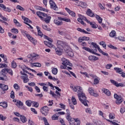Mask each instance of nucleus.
<instances>
[{"mask_svg":"<svg viewBox=\"0 0 125 125\" xmlns=\"http://www.w3.org/2000/svg\"><path fill=\"white\" fill-rule=\"evenodd\" d=\"M81 6L82 8H86V7H87V4L84 2H82Z\"/></svg>","mask_w":125,"mask_h":125,"instance_id":"obj_37","label":"nucleus"},{"mask_svg":"<svg viewBox=\"0 0 125 125\" xmlns=\"http://www.w3.org/2000/svg\"><path fill=\"white\" fill-rule=\"evenodd\" d=\"M7 73H8L11 76H13V71L12 69L7 68Z\"/></svg>","mask_w":125,"mask_h":125,"instance_id":"obj_42","label":"nucleus"},{"mask_svg":"<svg viewBox=\"0 0 125 125\" xmlns=\"http://www.w3.org/2000/svg\"><path fill=\"white\" fill-rule=\"evenodd\" d=\"M90 25L94 29H96L98 27V25L95 24V22L90 23Z\"/></svg>","mask_w":125,"mask_h":125,"instance_id":"obj_39","label":"nucleus"},{"mask_svg":"<svg viewBox=\"0 0 125 125\" xmlns=\"http://www.w3.org/2000/svg\"><path fill=\"white\" fill-rule=\"evenodd\" d=\"M111 67H113V65L112 64H107L105 66L106 69H111Z\"/></svg>","mask_w":125,"mask_h":125,"instance_id":"obj_55","label":"nucleus"},{"mask_svg":"<svg viewBox=\"0 0 125 125\" xmlns=\"http://www.w3.org/2000/svg\"><path fill=\"white\" fill-rule=\"evenodd\" d=\"M28 39L31 42H32V43H33V44H36L37 43V40H36V39H35L34 38L32 37L31 35H30V37H29Z\"/></svg>","mask_w":125,"mask_h":125,"instance_id":"obj_18","label":"nucleus"},{"mask_svg":"<svg viewBox=\"0 0 125 125\" xmlns=\"http://www.w3.org/2000/svg\"><path fill=\"white\" fill-rule=\"evenodd\" d=\"M73 123V124H74L75 125H81V123L79 121V119H74Z\"/></svg>","mask_w":125,"mask_h":125,"instance_id":"obj_25","label":"nucleus"},{"mask_svg":"<svg viewBox=\"0 0 125 125\" xmlns=\"http://www.w3.org/2000/svg\"><path fill=\"white\" fill-rule=\"evenodd\" d=\"M7 68H4L1 70L0 72V76H3V77H7L6 76V74H7Z\"/></svg>","mask_w":125,"mask_h":125,"instance_id":"obj_10","label":"nucleus"},{"mask_svg":"<svg viewBox=\"0 0 125 125\" xmlns=\"http://www.w3.org/2000/svg\"><path fill=\"white\" fill-rule=\"evenodd\" d=\"M28 125H35V123H34V122H33L32 121H30V120H29Z\"/></svg>","mask_w":125,"mask_h":125,"instance_id":"obj_64","label":"nucleus"},{"mask_svg":"<svg viewBox=\"0 0 125 125\" xmlns=\"http://www.w3.org/2000/svg\"><path fill=\"white\" fill-rule=\"evenodd\" d=\"M21 78L22 79L24 82V83H28L29 82V78H28V76H21Z\"/></svg>","mask_w":125,"mask_h":125,"instance_id":"obj_17","label":"nucleus"},{"mask_svg":"<svg viewBox=\"0 0 125 125\" xmlns=\"http://www.w3.org/2000/svg\"><path fill=\"white\" fill-rule=\"evenodd\" d=\"M59 117V116L58 115V114H57V113H56V114H54L52 116V119L54 120H58Z\"/></svg>","mask_w":125,"mask_h":125,"instance_id":"obj_35","label":"nucleus"},{"mask_svg":"<svg viewBox=\"0 0 125 125\" xmlns=\"http://www.w3.org/2000/svg\"><path fill=\"white\" fill-rule=\"evenodd\" d=\"M12 33H13V34H18L19 33V31H18V29L13 28L11 29Z\"/></svg>","mask_w":125,"mask_h":125,"instance_id":"obj_36","label":"nucleus"},{"mask_svg":"<svg viewBox=\"0 0 125 125\" xmlns=\"http://www.w3.org/2000/svg\"><path fill=\"white\" fill-rule=\"evenodd\" d=\"M123 101H124V100L122 99H119L118 100H116V104L117 105H120V104H121L122 103V102H123Z\"/></svg>","mask_w":125,"mask_h":125,"instance_id":"obj_33","label":"nucleus"},{"mask_svg":"<svg viewBox=\"0 0 125 125\" xmlns=\"http://www.w3.org/2000/svg\"><path fill=\"white\" fill-rule=\"evenodd\" d=\"M37 15L40 17L41 19H42L43 17H42V12H37L36 13Z\"/></svg>","mask_w":125,"mask_h":125,"instance_id":"obj_38","label":"nucleus"},{"mask_svg":"<svg viewBox=\"0 0 125 125\" xmlns=\"http://www.w3.org/2000/svg\"><path fill=\"white\" fill-rule=\"evenodd\" d=\"M89 93H90V94H93V93L94 92V90L93 89V88L91 87V88H89Z\"/></svg>","mask_w":125,"mask_h":125,"instance_id":"obj_48","label":"nucleus"},{"mask_svg":"<svg viewBox=\"0 0 125 125\" xmlns=\"http://www.w3.org/2000/svg\"><path fill=\"white\" fill-rule=\"evenodd\" d=\"M62 48H56L55 50L56 54L58 55H62Z\"/></svg>","mask_w":125,"mask_h":125,"instance_id":"obj_14","label":"nucleus"},{"mask_svg":"<svg viewBox=\"0 0 125 125\" xmlns=\"http://www.w3.org/2000/svg\"><path fill=\"white\" fill-rule=\"evenodd\" d=\"M109 119H110V120L115 119V114L114 113H110V114H109Z\"/></svg>","mask_w":125,"mask_h":125,"instance_id":"obj_50","label":"nucleus"},{"mask_svg":"<svg viewBox=\"0 0 125 125\" xmlns=\"http://www.w3.org/2000/svg\"><path fill=\"white\" fill-rule=\"evenodd\" d=\"M109 36L111 38H114V37H116V31H115V30H112L109 34Z\"/></svg>","mask_w":125,"mask_h":125,"instance_id":"obj_31","label":"nucleus"},{"mask_svg":"<svg viewBox=\"0 0 125 125\" xmlns=\"http://www.w3.org/2000/svg\"><path fill=\"white\" fill-rule=\"evenodd\" d=\"M42 27L43 29H44V30H46V31H50V28L48 27L47 25H42Z\"/></svg>","mask_w":125,"mask_h":125,"instance_id":"obj_44","label":"nucleus"},{"mask_svg":"<svg viewBox=\"0 0 125 125\" xmlns=\"http://www.w3.org/2000/svg\"><path fill=\"white\" fill-rule=\"evenodd\" d=\"M80 18L78 19V22H80L82 25H83V26H85V23L83 22V19L81 18V16L79 17Z\"/></svg>","mask_w":125,"mask_h":125,"instance_id":"obj_29","label":"nucleus"},{"mask_svg":"<svg viewBox=\"0 0 125 125\" xmlns=\"http://www.w3.org/2000/svg\"><path fill=\"white\" fill-rule=\"evenodd\" d=\"M0 68H7V64L6 63H0Z\"/></svg>","mask_w":125,"mask_h":125,"instance_id":"obj_47","label":"nucleus"},{"mask_svg":"<svg viewBox=\"0 0 125 125\" xmlns=\"http://www.w3.org/2000/svg\"><path fill=\"white\" fill-rule=\"evenodd\" d=\"M27 57L31 59L29 60V62L32 63V62H34V60H36L39 57V55L36 53H33L27 55Z\"/></svg>","mask_w":125,"mask_h":125,"instance_id":"obj_2","label":"nucleus"},{"mask_svg":"<svg viewBox=\"0 0 125 125\" xmlns=\"http://www.w3.org/2000/svg\"><path fill=\"white\" fill-rule=\"evenodd\" d=\"M21 34L23 35V36H26V37L27 38H30V34H28V32L25 30H21Z\"/></svg>","mask_w":125,"mask_h":125,"instance_id":"obj_24","label":"nucleus"},{"mask_svg":"<svg viewBox=\"0 0 125 125\" xmlns=\"http://www.w3.org/2000/svg\"><path fill=\"white\" fill-rule=\"evenodd\" d=\"M26 104L28 106V107H31V101H29V100H27L26 101Z\"/></svg>","mask_w":125,"mask_h":125,"instance_id":"obj_57","label":"nucleus"},{"mask_svg":"<svg viewBox=\"0 0 125 125\" xmlns=\"http://www.w3.org/2000/svg\"><path fill=\"white\" fill-rule=\"evenodd\" d=\"M86 14L88 15V16H90V17H94L95 16L94 13L92 12V11L90 9H88L87 10Z\"/></svg>","mask_w":125,"mask_h":125,"instance_id":"obj_11","label":"nucleus"},{"mask_svg":"<svg viewBox=\"0 0 125 125\" xmlns=\"http://www.w3.org/2000/svg\"><path fill=\"white\" fill-rule=\"evenodd\" d=\"M114 69L116 71V73H118V74H121V72L123 71L122 68L119 67H115Z\"/></svg>","mask_w":125,"mask_h":125,"instance_id":"obj_27","label":"nucleus"},{"mask_svg":"<svg viewBox=\"0 0 125 125\" xmlns=\"http://www.w3.org/2000/svg\"><path fill=\"white\" fill-rule=\"evenodd\" d=\"M43 121L45 125H49V123H48V122H47V119H46V118H43Z\"/></svg>","mask_w":125,"mask_h":125,"instance_id":"obj_46","label":"nucleus"},{"mask_svg":"<svg viewBox=\"0 0 125 125\" xmlns=\"http://www.w3.org/2000/svg\"><path fill=\"white\" fill-rule=\"evenodd\" d=\"M62 64L64 65V66H72V63L69 62V61L67 60L65 58H62Z\"/></svg>","mask_w":125,"mask_h":125,"instance_id":"obj_6","label":"nucleus"},{"mask_svg":"<svg viewBox=\"0 0 125 125\" xmlns=\"http://www.w3.org/2000/svg\"><path fill=\"white\" fill-rule=\"evenodd\" d=\"M11 66H12V68H13L14 69H15V68L17 67V64H16V62L14 61H13L12 62Z\"/></svg>","mask_w":125,"mask_h":125,"instance_id":"obj_34","label":"nucleus"},{"mask_svg":"<svg viewBox=\"0 0 125 125\" xmlns=\"http://www.w3.org/2000/svg\"><path fill=\"white\" fill-rule=\"evenodd\" d=\"M42 89L43 91L45 92H47V91H48V87H47V86H46L45 85L43 86Z\"/></svg>","mask_w":125,"mask_h":125,"instance_id":"obj_58","label":"nucleus"},{"mask_svg":"<svg viewBox=\"0 0 125 125\" xmlns=\"http://www.w3.org/2000/svg\"><path fill=\"white\" fill-rule=\"evenodd\" d=\"M118 39L120 42H125V38L124 37L120 36L119 37Z\"/></svg>","mask_w":125,"mask_h":125,"instance_id":"obj_52","label":"nucleus"},{"mask_svg":"<svg viewBox=\"0 0 125 125\" xmlns=\"http://www.w3.org/2000/svg\"><path fill=\"white\" fill-rule=\"evenodd\" d=\"M95 17L96 18V19L98 20L99 23H100V24H101V23H102V21L103 20V19L102 18H101V17H100V16L96 15Z\"/></svg>","mask_w":125,"mask_h":125,"instance_id":"obj_23","label":"nucleus"},{"mask_svg":"<svg viewBox=\"0 0 125 125\" xmlns=\"http://www.w3.org/2000/svg\"><path fill=\"white\" fill-rule=\"evenodd\" d=\"M57 48H63V46L65 45V43L61 41L58 40L57 42Z\"/></svg>","mask_w":125,"mask_h":125,"instance_id":"obj_8","label":"nucleus"},{"mask_svg":"<svg viewBox=\"0 0 125 125\" xmlns=\"http://www.w3.org/2000/svg\"><path fill=\"white\" fill-rule=\"evenodd\" d=\"M110 82L111 83L117 86V87H119V86H121V87H123L125 86V84L123 83H118L117 82L115 81L114 80H110Z\"/></svg>","mask_w":125,"mask_h":125,"instance_id":"obj_5","label":"nucleus"},{"mask_svg":"<svg viewBox=\"0 0 125 125\" xmlns=\"http://www.w3.org/2000/svg\"><path fill=\"white\" fill-rule=\"evenodd\" d=\"M0 7L2 8L5 11H8V12H10V11H11V10H10L9 8L5 7V5L3 4H0Z\"/></svg>","mask_w":125,"mask_h":125,"instance_id":"obj_13","label":"nucleus"},{"mask_svg":"<svg viewBox=\"0 0 125 125\" xmlns=\"http://www.w3.org/2000/svg\"><path fill=\"white\" fill-rule=\"evenodd\" d=\"M83 37H80L79 39H78V42H80V43H82L83 42Z\"/></svg>","mask_w":125,"mask_h":125,"instance_id":"obj_63","label":"nucleus"},{"mask_svg":"<svg viewBox=\"0 0 125 125\" xmlns=\"http://www.w3.org/2000/svg\"><path fill=\"white\" fill-rule=\"evenodd\" d=\"M41 112L44 116H47L48 112H49V108L47 106H45L41 108Z\"/></svg>","mask_w":125,"mask_h":125,"instance_id":"obj_3","label":"nucleus"},{"mask_svg":"<svg viewBox=\"0 0 125 125\" xmlns=\"http://www.w3.org/2000/svg\"><path fill=\"white\" fill-rule=\"evenodd\" d=\"M69 14H70V15H71V16H73V17H75V16H76V13H75V12L70 11Z\"/></svg>","mask_w":125,"mask_h":125,"instance_id":"obj_59","label":"nucleus"},{"mask_svg":"<svg viewBox=\"0 0 125 125\" xmlns=\"http://www.w3.org/2000/svg\"><path fill=\"white\" fill-rule=\"evenodd\" d=\"M108 47H109L110 48H111L112 49H117V47L113 46V45H108Z\"/></svg>","mask_w":125,"mask_h":125,"instance_id":"obj_61","label":"nucleus"},{"mask_svg":"<svg viewBox=\"0 0 125 125\" xmlns=\"http://www.w3.org/2000/svg\"><path fill=\"white\" fill-rule=\"evenodd\" d=\"M0 106H1L3 108H6L7 107V104L5 103H0Z\"/></svg>","mask_w":125,"mask_h":125,"instance_id":"obj_43","label":"nucleus"},{"mask_svg":"<svg viewBox=\"0 0 125 125\" xmlns=\"http://www.w3.org/2000/svg\"><path fill=\"white\" fill-rule=\"evenodd\" d=\"M20 119L21 122H22V123H23V124L27 122V118H26L25 116L23 115H21Z\"/></svg>","mask_w":125,"mask_h":125,"instance_id":"obj_22","label":"nucleus"},{"mask_svg":"<svg viewBox=\"0 0 125 125\" xmlns=\"http://www.w3.org/2000/svg\"><path fill=\"white\" fill-rule=\"evenodd\" d=\"M77 31L79 32H81V33H83V34H89L90 33L87 32L86 31L84 30V29H82L81 28H78Z\"/></svg>","mask_w":125,"mask_h":125,"instance_id":"obj_19","label":"nucleus"},{"mask_svg":"<svg viewBox=\"0 0 125 125\" xmlns=\"http://www.w3.org/2000/svg\"><path fill=\"white\" fill-rule=\"evenodd\" d=\"M70 87H71V88H72V89H73V91H74V92H77V91H78V89H79V88H80V86H74V87L70 86Z\"/></svg>","mask_w":125,"mask_h":125,"instance_id":"obj_32","label":"nucleus"},{"mask_svg":"<svg viewBox=\"0 0 125 125\" xmlns=\"http://www.w3.org/2000/svg\"><path fill=\"white\" fill-rule=\"evenodd\" d=\"M16 105L19 107L20 106H23V103H22L21 101H19L17 102Z\"/></svg>","mask_w":125,"mask_h":125,"instance_id":"obj_45","label":"nucleus"},{"mask_svg":"<svg viewBox=\"0 0 125 125\" xmlns=\"http://www.w3.org/2000/svg\"><path fill=\"white\" fill-rule=\"evenodd\" d=\"M25 87L28 89V90L29 91H30V92H33V88L32 87H29L28 86H25Z\"/></svg>","mask_w":125,"mask_h":125,"instance_id":"obj_60","label":"nucleus"},{"mask_svg":"<svg viewBox=\"0 0 125 125\" xmlns=\"http://www.w3.org/2000/svg\"><path fill=\"white\" fill-rule=\"evenodd\" d=\"M71 101H72L73 105H77V100L76 99L75 97L73 96L72 97Z\"/></svg>","mask_w":125,"mask_h":125,"instance_id":"obj_30","label":"nucleus"},{"mask_svg":"<svg viewBox=\"0 0 125 125\" xmlns=\"http://www.w3.org/2000/svg\"><path fill=\"white\" fill-rule=\"evenodd\" d=\"M114 97L115 99H116V100L118 99H122L123 98L122 97H121V96H119L117 94H114Z\"/></svg>","mask_w":125,"mask_h":125,"instance_id":"obj_41","label":"nucleus"},{"mask_svg":"<svg viewBox=\"0 0 125 125\" xmlns=\"http://www.w3.org/2000/svg\"><path fill=\"white\" fill-rule=\"evenodd\" d=\"M30 66L31 67H41L42 64L39 62H30Z\"/></svg>","mask_w":125,"mask_h":125,"instance_id":"obj_15","label":"nucleus"},{"mask_svg":"<svg viewBox=\"0 0 125 125\" xmlns=\"http://www.w3.org/2000/svg\"><path fill=\"white\" fill-rule=\"evenodd\" d=\"M100 44H101V45H102L104 48H105V49H106V44H105V42H100Z\"/></svg>","mask_w":125,"mask_h":125,"instance_id":"obj_51","label":"nucleus"},{"mask_svg":"<svg viewBox=\"0 0 125 125\" xmlns=\"http://www.w3.org/2000/svg\"><path fill=\"white\" fill-rule=\"evenodd\" d=\"M51 19V17L48 16L44 19V21H45L46 23H49V22H50Z\"/></svg>","mask_w":125,"mask_h":125,"instance_id":"obj_28","label":"nucleus"},{"mask_svg":"<svg viewBox=\"0 0 125 125\" xmlns=\"http://www.w3.org/2000/svg\"><path fill=\"white\" fill-rule=\"evenodd\" d=\"M11 98H12V99H14L15 98V96L14 95V91H12L11 92V95H10Z\"/></svg>","mask_w":125,"mask_h":125,"instance_id":"obj_54","label":"nucleus"},{"mask_svg":"<svg viewBox=\"0 0 125 125\" xmlns=\"http://www.w3.org/2000/svg\"><path fill=\"white\" fill-rule=\"evenodd\" d=\"M0 88H1V89L2 90L1 92V93L2 94H4V93H5V91H6V90H8V85L0 83Z\"/></svg>","mask_w":125,"mask_h":125,"instance_id":"obj_4","label":"nucleus"},{"mask_svg":"<svg viewBox=\"0 0 125 125\" xmlns=\"http://www.w3.org/2000/svg\"><path fill=\"white\" fill-rule=\"evenodd\" d=\"M17 8L18 9H19L20 10H21V11H24V10H25L24 8H23L22 6H21L20 5H17Z\"/></svg>","mask_w":125,"mask_h":125,"instance_id":"obj_49","label":"nucleus"},{"mask_svg":"<svg viewBox=\"0 0 125 125\" xmlns=\"http://www.w3.org/2000/svg\"><path fill=\"white\" fill-rule=\"evenodd\" d=\"M49 3L51 8H52V9H54V10H57V9H58L57 6L55 4V2L53 1V0H50Z\"/></svg>","mask_w":125,"mask_h":125,"instance_id":"obj_7","label":"nucleus"},{"mask_svg":"<svg viewBox=\"0 0 125 125\" xmlns=\"http://www.w3.org/2000/svg\"><path fill=\"white\" fill-rule=\"evenodd\" d=\"M52 72L54 75H57L58 70L56 68H53Z\"/></svg>","mask_w":125,"mask_h":125,"instance_id":"obj_40","label":"nucleus"},{"mask_svg":"<svg viewBox=\"0 0 125 125\" xmlns=\"http://www.w3.org/2000/svg\"><path fill=\"white\" fill-rule=\"evenodd\" d=\"M78 90V96L80 101L81 103H83L84 106H88L87 104V102L88 101L86 100V97H85V94L83 92V89L82 87L80 86V88L77 89Z\"/></svg>","mask_w":125,"mask_h":125,"instance_id":"obj_1","label":"nucleus"},{"mask_svg":"<svg viewBox=\"0 0 125 125\" xmlns=\"http://www.w3.org/2000/svg\"><path fill=\"white\" fill-rule=\"evenodd\" d=\"M70 115L71 114L67 115L66 118L67 121L69 122L70 125H72L73 123V122H74V118H72Z\"/></svg>","mask_w":125,"mask_h":125,"instance_id":"obj_9","label":"nucleus"},{"mask_svg":"<svg viewBox=\"0 0 125 125\" xmlns=\"http://www.w3.org/2000/svg\"><path fill=\"white\" fill-rule=\"evenodd\" d=\"M0 80L1 81H7V77H4V78L0 77Z\"/></svg>","mask_w":125,"mask_h":125,"instance_id":"obj_62","label":"nucleus"},{"mask_svg":"<svg viewBox=\"0 0 125 125\" xmlns=\"http://www.w3.org/2000/svg\"><path fill=\"white\" fill-rule=\"evenodd\" d=\"M83 49H84V50H86V51H88L90 53H94V52L92 51V50H91V49H90V48H87L86 47H83Z\"/></svg>","mask_w":125,"mask_h":125,"instance_id":"obj_26","label":"nucleus"},{"mask_svg":"<svg viewBox=\"0 0 125 125\" xmlns=\"http://www.w3.org/2000/svg\"><path fill=\"white\" fill-rule=\"evenodd\" d=\"M39 10H42L45 12H48V10L47 9H46L45 8H42V7H39Z\"/></svg>","mask_w":125,"mask_h":125,"instance_id":"obj_56","label":"nucleus"},{"mask_svg":"<svg viewBox=\"0 0 125 125\" xmlns=\"http://www.w3.org/2000/svg\"><path fill=\"white\" fill-rule=\"evenodd\" d=\"M36 28L37 29L38 33V35L40 36V37H42V35H43L42 34V32L41 31V28L39 27V26H37Z\"/></svg>","mask_w":125,"mask_h":125,"instance_id":"obj_20","label":"nucleus"},{"mask_svg":"<svg viewBox=\"0 0 125 125\" xmlns=\"http://www.w3.org/2000/svg\"><path fill=\"white\" fill-rule=\"evenodd\" d=\"M22 18L23 19L24 21V23H32V21H31L29 19L22 16Z\"/></svg>","mask_w":125,"mask_h":125,"instance_id":"obj_21","label":"nucleus"},{"mask_svg":"<svg viewBox=\"0 0 125 125\" xmlns=\"http://www.w3.org/2000/svg\"><path fill=\"white\" fill-rule=\"evenodd\" d=\"M88 59L90 61H96L97 60H98L99 58H98V57L94 56H90L88 57Z\"/></svg>","mask_w":125,"mask_h":125,"instance_id":"obj_16","label":"nucleus"},{"mask_svg":"<svg viewBox=\"0 0 125 125\" xmlns=\"http://www.w3.org/2000/svg\"><path fill=\"white\" fill-rule=\"evenodd\" d=\"M54 22L57 26H61V25H63V22L60 21L58 19H55Z\"/></svg>","mask_w":125,"mask_h":125,"instance_id":"obj_12","label":"nucleus"},{"mask_svg":"<svg viewBox=\"0 0 125 125\" xmlns=\"http://www.w3.org/2000/svg\"><path fill=\"white\" fill-rule=\"evenodd\" d=\"M91 44H92V45L93 46V47H95V48H97V49H98V48H99V46H98V45L96 44V43H94V42H92L91 43Z\"/></svg>","mask_w":125,"mask_h":125,"instance_id":"obj_53","label":"nucleus"}]
</instances>
